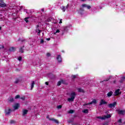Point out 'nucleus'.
Wrapping results in <instances>:
<instances>
[{
  "mask_svg": "<svg viewBox=\"0 0 125 125\" xmlns=\"http://www.w3.org/2000/svg\"><path fill=\"white\" fill-rule=\"evenodd\" d=\"M76 95H77V94H76V92H71L70 94L71 97L67 99V101H68V102H73V101H74V100H75Z\"/></svg>",
  "mask_w": 125,
  "mask_h": 125,
  "instance_id": "f257e3e1",
  "label": "nucleus"
},
{
  "mask_svg": "<svg viewBox=\"0 0 125 125\" xmlns=\"http://www.w3.org/2000/svg\"><path fill=\"white\" fill-rule=\"evenodd\" d=\"M46 118L48 119L49 121H52V122H54L55 123H56V124H59V122L58 121V120L55 119L54 118H50L49 115H48L46 117Z\"/></svg>",
  "mask_w": 125,
  "mask_h": 125,
  "instance_id": "f03ea898",
  "label": "nucleus"
},
{
  "mask_svg": "<svg viewBox=\"0 0 125 125\" xmlns=\"http://www.w3.org/2000/svg\"><path fill=\"white\" fill-rule=\"evenodd\" d=\"M97 103V102L96 101V100H93L92 102L88 103V104H83V106H86L87 105H91V104H96Z\"/></svg>",
  "mask_w": 125,
  "mask_h": 125,
  "instance_id": "7ed1b4c3",
  "label": "nucleus"
},
{
  "mask_svg": "<svg viewBox=\"0 0 125 125\" xmlns=\"http://www.w3.org/2000/svg\"><path fill=\"white\" fill-rule=\"evenodd\" d=\"M116 105H117V102H114L112 104H108L107 106L108 108H115Z\"/></svg>",
  "mask_w": 125,
  "mask_h": 125,
  "instance_id": "20e7f679",
  "label": "nucleus"
},
{
  "mask_svg": "<svg viewBox=\"0 0 125 125\" xmlns=\"http://www.w3.org/2000/svg\"><path fill=\"white\" fill-rule=\"evenodd\" d=\"M11 109L9 108V107L8 108V109H5V115H7V116H8V115H10V113H11Z\"/></svg>",
  "mask_w": 125,
  "mask_h": 125,
  "instance_id": "39448f33",
  "label": "nucleus"
},
{
  "mask_svg": "<svg viewBox=\"0 0 125 125\" xmlns=\"http://www.w3.org/2000/svg\"><path fill=\"white\" fill-rule=\"evenodd\" d=\"M106 104H108V103H107V102L105 101L104 100L102 99L100 101L99 105L102 106V105H105Z\"/></svg>",
  "mask_w": 125,
  "mask_h": 125,
  "instance_id": "423d86ee",
  "label": "nucleus"
},
{
  "mask_svg": "<svg viewBox=\"0 0 125 125\" xmlns=\"http://www.w3.org/2000/svg\"><path fill=\"white\" fill-rule=\"evenodd\" d=\"M117 111L119 115H123L124 116L125 114V110H122L118 109Z\"/></svg>",
  "mask_w": 125,
  "mask_h": 125,
  "instance_id": "0eeeda50",
  "label": "nucleus"
},
{
  "mask_svg": "<svg viewBox=\"0 0 125 125\" xmlns=\"http://www.w3.org/2000/svg\"><path fill=\"white\" fill-rule=\"evenodd\" d=\"M121 94H122V92H120V89H118L115 91L114 95L115 96H117L118 95H120Z\"/></svg>",
  "mask_w": 125,
  "mask_h": 125,
  "instance_id": "6e6552de",
  "label": "nucleus"
},
{
  "mask_svg": "<svg viewBox=\"0 0 125 125\" xmlns=\"http://www.w3.org/2000/svg\"><path fill=\"white\" fill-rule=\"evenodd\" d=\"M6 4L2 0L0 1V7H5Z\"/></svg>",
  "mask_w": 125,
  "mask_h": 125,
  "instance_id": "1a4fd4ad",
  "label": "nucleus"
},
{
  "mask_svg": "<svg viewBox=\"0 0 125 125\" xmlns=\"http://www.w3.org/2000/svg\"><path fill=\"white\" fill-rule=\"evenodd\" d=\"M28 112H29V110L26 109H23L22 110V116L23 117H25L26 115L28 114Z\"/></svg>",
  "mask_w": 125,
  "mask_h": 125,
  "instance_id": "9d476101",
  "label": "nucleus"
},
{
  "mask_svg": "<svg viewBox=\"0 0 125 125\" xmlns=\"http://www.w3.org/2000/svg\"><path fill=\"white\" fill-rule=\"evenodd\" d=\"M57 59L59 63H60V62H62V58H61V55H58V57L57 58Z\"/></svg>",
  "mask_w": 125,
  "mask_h": 125,
  "instance_id": "9b49d317",
  "label": "nucleus"
},
{
  "mask_svg": "<svg viewBox=\"0 0 125 125\" xmlns=\"http://www.w3.org/2000/svg\"><path fill=\"white\" fill-rule=\"evenodd\" d=\"M16 49V48L14 47H11L9 49V51H10L11 52H14V51Z\"/></svg>",
  "mask_w": 125,
  "mask_h": 125,
  "instance_id": "f8f14e48",
  "label": "nucleus"
},
{
  "mask_svg": "<svg viewBox=\"0 0 125 125\" xmlns=\"http://www.w3.org/2000/svg\"><path fill=\"white\" fill-rule=\"evenodd\" d=\"M125 80V76H123L121 77V79L119 81V82L120 83H124V81Z\"/></svg>",
  "mask_w": 125,
  "mask_h": 125,
  "instance_id": "ddd939ff",
  "label": "nucleus"
},
{
  "mask_svg": "<svg viewBox=\"0 0 125 125\" xmlns=\"http://www.w3.org/2000/svg\"><path fill=\"white\" fill-rule=\"evenodd\" d=\"M110 118H111V114H107V115H104V120H106V119H110Z\"/></svg>",
  "mask_w": 125,
  "mask_h": 125,
  "instance_id": "4468645a",
  "label": "nucleus"
},
{
  "mask_svg": "<svg viewBox=\"0 0 125 125\" xmlns=\"http://www.w3.org/2000/svg\"><path fill=\"white\" fill-rule=\"evenodd\" d=\"M18 108H19V104H16L14 106V109H15V110H17Z\"/></svg>",
  "mask_w": 125,
  "mask_h": 125,
  "instance_id": "2eb2a0df",
  "label": "nucleus"
},
{
  "mask_svg": "<svg viewBox=\"0 0 125 125\" xmlns=\"http://www.w3.org/2000/svg\"><path fill=\"white\" fill-rule=\"evenodd\" d=\"M112 95H113V91H111L109 92L107 94L108 97H111V96H112Z\"/></svg>",
  "mask_w": 125,
  "mask_h": 125,
  "instance_id": "dca6fc26",
  "label": "nucleus"
},
{
  "mask_svg": "<svg viewBox=\"0 0 125 125\" xmlns=\"http://www.w3.org/2000/svg\"><path fill=\"white\" fill-rule=\"evenodd\" d=\"M24 46H22V47H21L20 48V52H21V53H24Z\"/></svg>",
  "mask_w": 125,
  "mask_h": 125,
  "instance_id": "f3484780",
  "label": "nucleus"
},
{
  "mask_svg": "<svg viewBox=\"0 0 125 125\" xmlns=\"http://www.w3.org/2000/svg\"><path fill=\"white\" fill-rule=\"evenodd\" d=\"M78 92H82L83 93H84V90L82 88H79L78 89Z\"/></svg>",
  "mask_w": 125,
  "mask_h": 125,
  "instance_id": "a211bd4d",
  "label": "nucleus"
},
{
  "mask_svg": "<svg viewBox=\"0 0 125 125\" xmlns=\"http://www.w3.org/2000/svg\"><path fill=\"white\" fill-rule=\"evenodd\" d=\"M34 85H35V81H32L31 90L34 88Z\"/></svg>",
  "mask_w": 125,
  "mask_h": 125,
  "instance_id": "6ab92c4d",
  "label": "nucleus"
},
{
  "mask_svg": "<svg viewBox=\"0 0 125 125\" xmlns=\"http://www.w3.org/2000/svg\"><path fill=\"white\" fill-rule=\"evenodd\" d=\"M9 102L12 103L14 102V99L12 97H11L9 99Z\"/></svg>",
  "mask_w": 125,
  "mask_h": 125,
  "instance_id": "aec40b11",
  "label": "nucleus"
},
{
  "mask_svg": "<svg viewBox=\"0 0 125 125\" xmlns=\"http://www.w3.org/2000/svg\"><path fill=\"white\" fill-rule=\"evenodd\" d=\"M84 114H87L88 113V109H84L82 111Z\"/></svg>",
  "mask_w": 125,
  "mask_h": 125,
  "instance_id": "412c9836",
  "label": "nucleus"
},
{
  "mask_svg": "<svg viewBox=\"0 0 125 125\" xmlns=\"http://www.w3.org/2000/svg\"><path fill=\"white\" fill-rule=\"evenodd\" d=\"M63 83V80H61V81H59L58 82V84L57 85L59 86V85H61V83Z\"/></svg>",
  "mask_w": 125,
  "mask_h": 125,
  "instance_id": "4be33fe9",
  "label": "nucleus"
},
{
  "mask_svg": "<svg viewBox=\"0 0 125 125\" xmlns=\"http://www.w3.org/2000/svg\"><path fill=\"white\" fill-rule=\"evenodd\" d=\"M97 119H100L101 120H105V118H104V117H102L101 116L97 117Z\"/></svg>",
  "mask_w": 125,
  "mask_h": 125,
  "instance_id": "5701e85b",
  "label": "nucleus"
},
{
  "mask_svg": "<svg viewBox=\"0 0 125 125\" xmlns=\"http://www.w3.org/2000/svg\"><path fill=\"white\" fill-rule=\"evenodd\" d=\"M29 17L26 18L25 19H24V21H25L26 23H28L29 22V21L28 20V19H29Z\"/></svg>",
  "mask_w": 125,
  "mask_h": 125,
  "instance_id": "b1692460",
  "label": "nucleus"
},
{
  "mask_svg": "<svg viewBox=\"0 0 125 125\" xmlns=\"http://www.w3.org/2000/svg\"><path fill=\"white\" fill-rule=\"evenodd\" d=\"M20 82V80L19 79H16V81H15V83H18Z\"/></svg>",
  "mask_w": 125,
  "mask_h": 125,
  "instance_id": "393cba45",
  "label": "nucleus"
},
{
  "mask_svg": "<svg viewBox=\"0 0 125 125\" xmlns=\"http://www.w3.org/2000/svg\"><path fill=\"white\" fill-rule=\"evenodd\" d=\"M61 9L63 11V12H65V6H62L61 7Z\"/></svg>",
  "mask_w": 125,
  "mask_h": 125,
  "instance_id": "a878e982",
  "label": "nucleus"
},
{
  "mask_svg": "<svg viewBox=\"0 0 125 125\" xmlns=\"http://www.w3.org/2000/svg\"><path fill=\"white\" fill-rule=\"evenodd\" d=\"M15 123H16L15 121H14V120H11L10 121L11 125H12L13 124H15Z\"/></svg>",
  "mask_w": 125,
  "mask_h": 125,
  "instance_id": "bb28decb",
  "label": "nucleus"
},
{
  "mask_svg": "<svg viewBox=\"0 0 125 125\" xmlns=\"http://www.w3.org/2000/svg\"><path fill=\"white\" fill-rule=\"evenodd\" d=\"M72 80H75L77 78V75H72Z\"/></svg>",
  "mask_w": 125,
  "mask_h": 125,
  "instance_id": "cd10ccee",
  "label": "nucleus"
},
{
  "mask_svg": "<svg viewBox=\"0 0 125 125\" xmlns=\"http://www.w3.org/2000/svg\"><path fill=\"white\" fill-rule=\"evenodd\" d=\"M110 78H107L106 80H104L102 82V83H103V82H108L110 80Z\"/></svg>",
  "mask_w": 125,
  "mask_h": 125,
  "instance_id": "c85d7f7f",
  "label": "nucleus"
},
{
  "mask_svg": "<svg viewBox=\"0 0 125 125\" xmlns=\"http://www.w3.org/2000/svg\"><path fill=\"white\" fill-rule=\"evenodd\" d=\"M15 99H18V98H20V95H17L15 97Z\"/></svg>",
  "mask_w": 125,
  "mask_h": 125,
  "instance_id": "c756f323",
  "label": "nucleus"
},
{
  "mask_svg": "<svg viewBox=\"0 0 125 125\" xmlns=\"http://www.w3.org/2000/svg\"><path fill=\"white\" fill-rule=\"evenodd\" d=\"M69 113V114H73L74 113V110H70Z\"/></svg>",
  "mask_w": 125,
  "mask_h": 125,
  "instance_id": "7c9ffc66",
  "label": "nucleus"
},
{
  "mask_svg": "<svg viewBox=\"0 0 125 125\" xmlns=\"http://www.w3.org/2000/svg\"><path fill=\"white\" fill-rule=\"evenodd\" d=\"M87 5H86V4H82V7H87Z\"/></svg>",
  "mask_w": 125,
  "mask_h": 125,
  "instance_id": "2f4dec72",
  "label": "nucleus"
},
{
  "mask_svg": "<svg viewBox=\"0 0 125 125\" xmlns=\"http://www.w3.org/2000/svg\"><path fill=\"white\" fill-rule=\"evenodd\" d=\"M61 108H62V105H58L57 106L58 109H61Z\"/></svg>",
  "mask_w": 125,
  "mask_h": 125,
  "instance_id": "473e14b6",
  "label": "nucleus"
},
{
  "mask_svg": "<svg viewBox=\"0 0 125 125\" xmlns=\"http://www.w3.org/2000/svg\"><path fill=\"white\" fill-rule=\"evenodd\" d=\"M118 122L119 123V124H122V119H120L118 121Z\"/></svg>",
  "mask_w": 125,
  "mask_h": 125,
  "instance_id": "72a5a7b5",
  "label": "nucleus"
},
{
  "mask_svg": "<svg viewBox=\"0 0 125 125\" xmlns=\"http://www.w3.org/2000/svg\"><path fill=\"white\" fill-rule=\"evenodd\" d=\"M50 55H51V54H50V53H47L46 54V56H47V57H50Z\"/></svg>",
  "mask_w": 125,
  "mask_h": 125,
  "instance_id": "f704fd0d",
  "label": "nucleus"
},
{
  "mask_svg": "<svg viewBox=\"0 0 125 125\" xmlns=\"http://www.w3.org/2000/svg\"><path fill=\"white\" fill-rule=\"evenodd\" d=\"M18 60H19V61H21L22 60V57H19L18 58Z\"/></svg>",
  "mask_w": 125,
  "mask_h": 125,
  "instance_id": "c9c22d12",
  "label": "nucleus"
},
{
  "mask_svg": "<svg viewBox=\"0 0 125 125\" xmlns=\"http://www.w3.org/2000/svg\"><path fill=\"white\" fill-rule=\"evenodd\" d=\"M87 8L88 9H90L91 8V7L90 6H89V5H87Z\"/></svg>",
  "mask_w": 125,
  "mask_h": 125,
  "instance_id": "e433bc0d",
  "label": "nucleus"
},
{
  "mask_svg": "<svg viewBox=\"0 0 125 125\" xmlns=\"http://www.w3.org/2000/svg\"><path fill=\"white\" fill-rule=\"evenodd\" d=\"M60 30H59V29H57L56 33H54V34L55 35L56 33H60Z\"/></svg>",
  "mask_w": 125,
  "mask_h": 125,
  "instance_id": "4c0bfd02",
  "label": "nucleus"
},
{
  "mask_svg": "<svg viewBox=\"0 0 125 125\" xmlns=\"http://www.w3.org/2000/svg\"><path fill=\"white\" fill-rule=\"evenodd\" d=\"M101 125H108V123H104L101 124Z\"/></svg>",
  "mask_w": 125,
  "mask_h": 125,
  "instance_id": "58836bf2",
  "label": "nucleus"
},
{
  "mask_svg": "<svg viewBox=\"0 0 125 125\" xmlns=\"http://www.w3.org/2000/svg\"><path fill=\"white\" fill-rule=\"evenodd\" d=\"M21 99L22 100H25V96H23L21 98Z\"/></svg>",
  "mask_w": 125,
  "mask_h": 125,
  "instance_id": "ea45409f",
  "label": "nucleus"
},
{
  "mask_svg": "<svg viewBox=\"0 0 125 125\" xmlns=\"http://www.w3.org/2000/svg\"><path fill=\"white\" fill-rule=\"evenodd\" d=\"M43 42H44V41H43V40H41V43H43Z\"/></svg>",
  "mask_w": 125,
  "mask_h": 125,
  "instance_id": "a19ab883",
  "label": "nucleus"
},
{
  "mask_svg": "<svg viewBox=\"0 0 125 125\" xmlns=\"http://www.w3.org/2000/svg\"><path fill=\"white\" fill-rule=\"evenodd\" d=\"M2 48H4V46L3 45L1 46V47H0V49H2Z\"/></svg>",
  "mask_w": 125,
  "mask_h": 125,
  "instance_id": "79ce46f5",
  "label": "nucleus"
},
{
  "mask_svg": "<svg viewBox=\"0 0 125 125\" xmlns=\"http://www.w3.org/2000/svg\"><path fill=\"white\" fill-rule=\"evenodd\" d=\"M62 19H61L59 22V24H62Z\"/></svg>",
  "mask_w": 125,
  "mask_h": 125,
  "instance_id": "37998d69",
  "label": "nucleus"
},
{
  "mask_svg": "<svg viewBox=\"0 0 125 125\" xmlns=\"http://www.w3.org/2000/svg\"><path fill=\"white\" fill-rule=\"evenodd\" d=\"M38 31V34H41V30L39 29Z\"/></svg>",
  "mask_w": 125,
  "mask_h": 125,
  "instance_id": "c03bdc74",
  "label": "nucleus"
},
{
  "mask_svg": "<svg viewBox=\"0 0 125 125\" xmlns=\"http://www.w3.org/2000/svg\"><path fill=\"white\" fill-rule=\"evenodd\" d=\"M68 7H69V4H67V5L66 6L65 8L66 9H67V8H68Z\"/></svg>",
  "mask_w": 125,
  "mask_h": 125,
  "instance_id": "a18cd8bd",
  "label": "nucleus"
},
{
  "mask_svg": "<svg viewBox=\"0 0 125 125\" xmlns=\"http://www.w3.org/2000/svg\"><path fill=\"white\" fill-rule=\"evenodd\" d=\"M25 40H21V42H25Z\"/></svg>",
  "mask_w": 125,
  "mask_h": 125,
  "instance_id": "49530a36",
  "label": "nucleus"
},
{
  "mask_svg": "<svg viewBox=\"0 0 125 125\" xmlns=\"http://www.w3.org/2000/svg\"><path fill=\"white\" fill-rule=\"evenodd\" d=\"M69 124H71V123H73L72 121H68Z\"/></svg>",
  "mask_w": 125,
  "mask_h": 125,
  "instance_id": "de8ad7c7",
  "label": "nucleus"
},
{
  "mask_svg": "<svg viewBox=\"0 0 125 125\" xmlns=\"http://www.w3.org/2000/svg\"><path fill=\"white\" fill-rule=\"evenodd\" d=\"M45 84H46V85H48V82H45Z\"/></svg>",
  "mask_w": 125,
  "mask_h": 125,
  "instance_id": "09e8293b",
  "label": "nucleus"
},
{
  "mask_svg": "<svg viewBox=\"0 0 125 125\" xmlns=\"http://www.w3.org/2000/svg\"><path fill=\"white\" fill-rule=\"evenodd\" d=\"M24 12H26V13H28V12L27 11V10H24Z\"/></svg>",
  "mask_w": 125,
  "mask_h": 125,
  "instance_id": "8fccbe9b",
  "label": "nucleus"
},
{
  "mask_svg": "<svg viewBox=\"0 0 125 125\" xmlns=\"http://www.w3.org/2000/svg\"><path fill=\"white\" fill-rule=\"evenodd\" d=\"M47 41H50V38L46 39Z\"/></svg>",
  "mask_w": 125,
  "mask_h": 125,
  "instance_id": "3c124183",
  "label": "nucleus"
},
{
  "mask_svg": "<svg viewBox=\"0 0 125 125\" xmlns=\"http://www.w3.org/2000/svg\"><path fill=\"white\" fill-rule=\"evenodd\" d=\"M41 10L43 12V11H44V9H42Z\"/></svg>",
  "mask_w": 125,
  "mask_h": 125,
  "instance_id": "603ef678",
  "label": "nucleus"
},
{
  "mask_svg": "<svg viewBox=\"0 0 125 125\" xmlns=\"http://www.w3.org/2000/svg\"><path fill=\"white\" fill-rule=\"evenodd\" d=\"M86 0H81L82 1H85Z\"/></svg>",
  "mask_w": 125,
  "mask_h": 125,
  "instance_id": "864d4df0",
  "label": "nucleus"
},
{
  "mask_svg": "<svg viewBox=\"0 0 125 125\" xmlns=\"http://www.w3.org/2000/svg\"><path fill=\"white\" fill-rule=\"evenodd\" d=\"M113 83H116V81H114L113 82Z\"/></svg>",
  "mask_w": 125,
  "mask_h": 125,
  "instance_id": "5fc2aeb1",
  "label": "nucleus"
},
{
  "mask_svg": "<svg viewBox=\"0 0 125 125\" xmlns=\"http://www.w3.org/2000/svg\"><path fill=\"white\" fill-rule=\"evenodd\" d=\"M1 30V27L0 26V30Z\"/></svg>",
  "mask_w": 125,
  "mask_h": 125,
  "instance_id": "6e6d98bb",
  "label": "nucleus"
},
{
  "mask_svg": "<svg viewBox=\"0 0 125 125\" xmlns=\"http://www.w3.org/2000/svg\"><path fill=\"white\" fill-rule=\"evenodd\" d=\"M19 41H20V39H19L18 40V42H19Z\"/></svg>",
  "mask_w": 125,
  "mask_h": 125,
  "instance_id": "4d7b16f0",
  "label": "nucleus"
},
{
  "mask_svg": "<svg viewBox=\"0 0 125 125\" xmlns=\"http://www.w3.org/2000/svg\"><path fill=\"white\" fill-rule=\"evenodd\" d=\"M80 14H83L82 13H79Z\"/></svg>",
  "mask_w": 125,
  "mask_h": 125,
  "instance_id": "13d9d810",
  "label": "nucleus"
},
{
  "mask_svg": "<svg viewBox=\"0 0 125 125\" xmlns=\"http://www.w3.org/2000/svg\"><path fill=\"white\" fill-rule=\"evenodd\" d=\"M37 27H40V26H39V25H37Z\"/></svg>",
  "mask_w": 125,
  "mask_h": 125,
  "instance_id": "bf43d9fd",
  "label": "nucleus"
},
{
  "mask_svg": "<svg viewBox=\"0 0 125 125\" xmlns=\"http://www.w3.org/2000/svg\"><path fill=\"white\" fill-rule=\"evenodd\" d=\"M80 10H82V9H81V8H80Z\"/></svg>",
  "mask_w": 125,
  "mask_h": 125,
  "instance_id": "052dcab7",
  "label": "nucleus"
},
{
  "mask_svg": "<svg viewBox=\"0 0 125 125\" xmlns=\"http://www.w3.org/2000/svg\"><path fill=\"white\" fill-rule=\"evenodd\" d=\"M62 52H64V51H62Z\"/></svg>",
  "mask_w": 125,
  "mask_h": 125,
  "instance_id": "680f3d73",
  "label": "nucleus"
}]
</instances>
